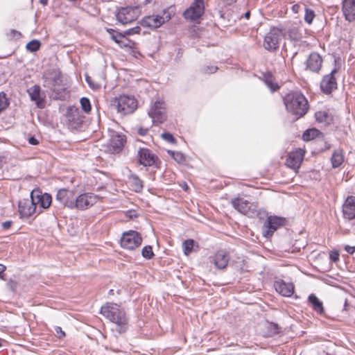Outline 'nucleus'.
<instances>
[{"mask_svg": "<svg viewBox=\"0 0 355 355\" xmlns=\"http://www.w3.org/2000/svg\"><path fill=\"white\" fill-rule=\"evenodd\" d=\"M85 80L91 88L97 89L101 87V85L96 83H94L92 80V78L89 76H86Z\"/></svg>", "mask_w": 355, "mask_h": 355, "instance_id": "44", "label": "nucleus"}, {"mask_svg": "<svg viewBox=\"0 0 355 355\" xmlns=\"http://www.w3.org/2000/svg\"><path fill=\"white\" fill-rule=\"evenodd\" d=\"M343 214L345 218L352 220L355 218V197L350 196L347 198L343 205Z\"/></svg>", "mask_w": 355, "mask_h": 355, "instance_id": "16", "label": "nucleus"}, {"mask_svg": "<svg viewBox=\"0 0 355 355\" xmlns=\"http://www.w3.org/2000/svg\"><path fill=\"white\" fill-rule=\"evenodd\" d=\"M166 118V105L162 100L157 98V123H163Z\"/></svg>", "mask_w": 355, "mask_h": 355, "instance_id": "27", "label": "nucleus"}, {"mask_svg": "<svg viewBox=\"0 0 355 355\" xmlns=\"http://www.w3.org/2000/svg\"><path fill=\"white\" fill-rule=\"evenodd\" d=\"M336 71V69H334L330 73L323 76L320 82V89L324 94H330L337 88V82L334 76Z\"/></svg>", "mask_w": 355, "mask_h": 355, "instance_id": "13", "label": "nucleus"}, {"mask_svg": "<svg viewBox=\"0 0 355 355\" xmlns=\"http://www.w3.org/2000/svg\"><path fill=\"white\" fill-rule=\"evenodd\" d=\"M347 306H348L347 300H345V303H344V306H343V309H344V310H345V311H347Z\"/></svg>", "mask_w": 355, "mask_h": 355, "instance_id": "58", "label": "nucleus"}, {"mask_svg": "<svg viewBox=\"0 0 355 355\" xmlns=\"http://www.w3.org/2000/svg\"><path fill=\"white\" fill-rule=\"evenodd\" d=\"M218 67L216 66H205L202 68V71L205 73H214L216 72Z\"/></svg>", "mask_w": 355, "mask_h": 355, "instance_id": "45", "label": "nucleus"}, {"mask_svg": "<svg viewBox=\"0 0 355 355\" xmlns=\"http://www.w3.org/2000/svg\"><path fill=\"white\" fill-rule=\"evenodd\" d=\"M141 24L142 26L148 28L149 30L154 31L155 29V16L150 15L144 17Z\"/></svg>", "mask_w": 355, "mask_h": 355, "instance_id": "33", "label": "nucleus"}, {"mask_svg": "<svg viewBox=\"0 0 355 355\" xmlns=\"http://www.w3.org/2000/svg\"><path fill=\"white\" fill-rule=\"evenodd\" d=\"M317 121L324 124H329L332 121V117L326 111H318L315 114Z\"/></svg>", "mask_w": 355, "mask_h": 355, "instance_id": "31", "label": "nucleus"}, {"mask_svg": "<svg viewBox=\"0 0 355 355\" xmlns=\"http://www.w3.org/2000/svg\"><path fill=\"white\" fill-rule=\"evenodd\" d=\"M57 329H59V330H60V334H62V329H61V328H60V327H57Z\"/></svg>", "mask_w": 355, "mask_h": 355, "instance_id": "62", "label": "nucleus"}, {"mask_svg": "<svg viewBox=\"0 0 355 355\" xmlns=\"http://www.w3.org/2000/svg\"><path fill=\"white\" fill-rule=\"evenodd\" d=\"M135 181H136V182H135V190L136 191L140 190L142 188L141 182L139 180H137V179Z\"/></svg>", "mask_w": 355, "mask_h": 355, "instance_id": "54", "label": "nucleus"}, {"mask_svg": "<svg viewBox=\"0 0 355 355\" xmlns=\"http://www.w3.org/2000/svg\"><path fill=\"white\" fill-rule=\"evenodd\" d=\"M331 162L333 168H336L340 166L344 162V155L343 150H335L332 154Z\"/></svg>", "mask_w": 355, "mask_h": 355, "instance_id": "29", "label": "nucleus"}, {"mask_svg": "<svg viewBox=\"0 0 355 355\" xmlns=\"http://www.w3.org/2000/svg\"><path fill=\"white\" fill-rule=\"evenodd\" d=\"M80 103L81 105L82 110L85 112L89 113L91 110V104L89 100L86 97H83L80 98Z\"/></svg>", "mask_w": 355, "mask_h": 355, "instance_id": "38", "label": "nucleus"}, {"mask_svg": "<svg viewBox=\"0 0 355 355\" xmlns=\"http://www.w3.org/2000/svg\"><path fill=\"white\" fill-rule=\"evenodd\" d=\"M108 33L111 35V38L117 44H119L121 46H128V40L126 37L121 33H116L113 29H108Z\"/></svg>", "mask_w": 355, "mask_h": 355, "instance_id": "30", "label": "nucleus"}, {"mask_svg": "<svg viewBox=\"0 0 355 355\" xmlns=\"http://www.w3.org/2000/svg\"><path fill=\"white\" fill-rule=\"evenodd\" d=\"M284 103L288 112L297 118L305 115L309 110L308 101L301 92L287 94L284 98Z\"/></svg>", "mask_w": 355, "mask_h": 355, "instance_id": "1", "label": "nucleus"}, {"mask_svg": "<svg viewBox=\"0 0 355 355\" xmlns=\"http://www.w3.org/2000/svg\"><path fill=\"white\" fill-rule=\"evenodd\" d=\"M142 242V239L137 232L130 230L124 232L121 239V245L123 248L133 250L139 247Z\"/></svg>", "mask_w": 355, "mask_h": 355, "instance_id": "9", "label": "nucleus"}, {"mask_svg": "<svg viewBox=\"0 0 355 355\" xmlns=\"http://www.w3.org/2000/svg\"><path fill=\"white\" fill-rule=\"evenodd\" d=\"M315 12L309 8H305V14H304V21L309 24H311L315 18Z\"/></svg>", "mask_w": 355, "mask_h": 355, "instance_id": "37", "label": "nucleus"}, {"mask_svg": "<svg viewBox=\"0 0 355 355\" xmlns=\"http://www.w3.org/2000/svg\"><path fill=\"white\" fill-rule=\"evenodd\" d=\"M142 256L146 259H150L154 255L153 248L150 245L144 246L141 251Z\"/></svg>", "mask_w": 355, "mask_h": 355, "instance_id": "40", "label": "nucleus"}, {"mask_svg": "<svg viewBox=\"0 0 355 355\" xmlns=\"http://www.w3.org/2000/svg\"><path fill=\"white\" fill-rule=\"evenodd\" d=\"M100 199V197L93 193H85L78 196H76V206L80 210H85L93 206Z\"/></svg>", "mask_w": 355, "mask_h": 355, "instance_id": "10", "label": "nucleus"}, {"mask_svg": "<svg viewBox=\"0 0 355 355\" xmlns=\"http://www.w3.org/2000/svg\"><path fill=\"white\" fill-rule=\"evenodd\" d=\"M101 313L115 324V330L119 334L125 331L127 318L123 310L113 303H107L101 309Z\"/></svg>", "mask_w": 355, "mask_h": 355, "instance_id": "2", "label": "nucleus"}, {"mask_svg": "<svg viewBox=\"0 0 355 355\" xmlns=\"http://www.w3.org/2000/svg\"><path fill=\"white\" fill-rule=\"evenodd\" d=\"M250 17V10H248L247 12H245L244 14V17L247 19H248Z\"/></svg>", "mask_w": 355, "mask_h": 355, "instance_id": "56", "label": "nucleus"}, {"mask_svg": "<svg viewBox=\"0 0 355 355\" xmlns=\"http://www.w3.org/2000/svg\"><path fill=\"white\" fill-rule=\"evenodd\" d=\"M40 3L42 4V5H46L47 3H48V0H40Z\"/></svg>", "mask_w": 355, "mask_h": 355, "instance_id": "59", "label": "nucleus"}, {"mask_svg": "<svg viewBox=\"0 0 355 355\" xmlns=\"http://www.w3.org/2000/svg\"><path fill=\"white\" fill-rule=\"evenodd\" d=\"M205 12V1L204 0H194L191 6L187 8L183 16L186 19L190 21H196L200 19Z\"/></svg>", "mask_w": 355, "mask_h": 355, "instance_id": "7", "label": "nucleus"}, {"mask_svg": "<svg viewBox=\"0 0 355 355\" xmlns=\"http://www.w3.org/2000/svg\"><path fill=\"white\" fill-rule=\"evenodd\" d=\"M288 35L293 40L299 41L301 39L300 34L298 33L297 30L295 28L291 29Z\"/></svg>", "mask_w": 355, "mask_h": 355, "instance_id": "43", "label": "nucleus"}, {"mask_svg": "<svg viewBox=\"0 0 355 355\" xmlns=\"http://www.w3.org/2000/svg\"><path fill=\"white\" fill-rule=\"evenodd\" d=\"M237 0H225L226 4L231 5L234 3H235Z\"/></svg>", "mask_w": 355, "mask_h": 355, "instance_id": "57", "label": "nucleus"}, {"mask_svg": "<svg viewBox=\"0 0 355 355\" xmlns=\"http://www.w3.org/2000/svg\"><path fill=\"white\" fill-rule=\"evenodd\" d=\"M156 162H157V168L158 167V159L157 158L156 159Z\"/></svg>", "mask_w": 355, "mask_h": 355, "instance_id": "63", "label": "nucleus"}, {"mask_svg": "<svg viewBox=\"0 0 355 355\" xmlns=\"http://www.w3.org/2000/svg\"><path fill=\"white\" fill-rule=\"evenodd\" d=\"M31 198L35 206L39 205L43 209H47L51 204L52 198L50 194L46 193H40L39 191H33L31 193Z\"/></svg>", "mask_w": 355, "mask_h": 355, "instance_id": "15", "label": "nucleus"}, {"mask_svg": "<svg viewBox=\"0 0 355 355\" xmlns=\"http://www.w3.org/2000/svg\"><path fill=\"white\" fill-rule=\"evenodd\" d=\"M11 225L12 222L10 220H7L2 223V227L5 230H7L10 227Z\"/></svg>", "mask_w": 355, "mask_h": 355, "instance_id": "52", "label": "nucleus"}, {"mask_svg": "<svg viewBox=\"0 0 355 355\" xmlns=\"http://www.w3.org/2000/svg\"><path fill=\"white\" fill-rule=\"evenodd\" d=\"M8 105V99L4 94H0V112Z\"/></svg>", "mask_w": 355, "mask_h": 355, "instance_id": "42", "label": "nucleus"}, {"mask_svg": "<svg viewBox=\"0 0 355 355\" xmlns=\"http://www.w3.org/2000/svg\"><path fill=\"white\" fill-rule=\"evenodd\" d=\"M308 302L312 309L318 314L323 315L324 313L323 303L315 294H310L309 295Z\"/></svg>", "mask_w": 355, "mask_h": 355, "instance_id": "26", "label": "nucleus"}, {"mask_svg": "<svg viewBox=\"0 0 355 355\" xmlns=\"http://www.w3.org/2000/svg\"><path fill=\"white\" fill-rule=\"evenodd\" d=\"M149 116L152 119L153 123L155 121V108L154 107V105H153L148 112Z\"/></svg>", "mask_w": 355, "mask_h": 355, "instance_id": "48", "label": "nucleus"}, {"mask_svg": "<svg viewBox=\"0 0 355 355\" xmlns=\"http://www.w3.org/2000/svg\"><path fill=\"white\" fill-rule=\"evenodd\" d=\"M44 77L49 87L55 92H65L67 89V84H62V77L60 73L55 69L50 70L45 73Z\"/></svg>", "mask_w": 355, "mask_h": 355, "instance_id": "5", "label": "nucleus"}, {"mask_svg": "<svg viewBox=\"0 0 355 355\" xmlns=\"http://www.w3.org/2000/svg\"><path fill=\"white\" fill-rule=\"evenodd\" d=\"M232 207L243 214H248L251 209V203L242 198H235L231 200Z\"/></svg>", "mask_w": 355, "mask_h": 355, "instance_id": "21", "label": "nucleus"}, {"mask_svg": "<svg viewBox=\"0 0 355 355\" xmlns=\"http://www.w3.org/2000/svg\"><path fill=\"white\" fill-rule=\"evenodd\" d=\"M76 198V193L74 191L65 189H60L56 195V200L71 209L75 208Z\"/></svg>", "mask_w": 355, "mask_h": 355, "instance_id": "11", "label": "nucleus"}, {"mask_svg": "<svg viewBox=\"0 0 355 355\" xmlns=\"http://www.w3.org/2000/svg\"><path fill=\"white\" fill-rule=\"evenodd\" d=\"M320 135V132L315 128H310L305 130L302 135L304 141H309L314 139Z\"/></svg>", "mask_w": 355, "mask_h": 355, "instance_id": "32", "label": "nucleus"}, {"mask_svg": "<svg viewBox=\"0 0 355 355\" xmlns=\"http://www.w3.org/2000/svg\"><path fill=\"white\" fill-rule=\"evenodd\" d=\"M62 336H64V335H65V334H64V331H62Z\"/></svg>", "mask_w": 355, "mask_h": 355, "instance_id": "64", "label": "nucleus"}, {"mask_svg": "<svg viewBox=\"0 0 355 355\" xmlns=\"http://www.w3.org/2000/svg\"><path fill=\"white\" fill-rule=\"evenodd\" d=\"M282 37V30L277 27H272L266 35L263 46L269 52H275L279 47V42Z\"/></svg>", "mask_w": 355, "mask_h": 355, "instance_id": "4", "label": "nucleus"}, {"mask_svg": "<svg viewBox=\"0 0 355 355\" xmlns=\"http://www.w3.org/2000/svg\"><path fill=\"white\" fill-rule=\"evenodd\" d=\"M36 210L32 200L24 199L19 202V212L21 217H28Z\"/></svg>", "mask_w": 355, "mask_h": 355, "instance_id": "19", "label": "nucleus"}, {"mask_svg": "<svg viewBox=\"0 0 355 355\" xmlns=\"http://www.w3.org/2000/svg\"><path fill=\"white\" fill-rule=\"evenodd\" d=\"M28 143L31 145L35 146L39 144V141L36 138H35V137H31L28 139Z\"/></svg>", "mask_w": 355, "mask_h": 355, "instance_id": "50", "label": "nucleus"}, {"mask_svg": "<svg viewBox=\"0 0 355 355\" xmlns=\"http://www.w3.org/2000/svg\"><path fill=\"white\" fill-rule=\"evenodd\" d=\"M139 163L145 166L155 163L154 155L147 148H141L138 152Z\"/></svg>", "mask_w": 355, "mask_h": 355, "instance_id": "23", "label": "nucleus"}, {"mask_svg": "<svg viewBox=\"0 0 355 355\" xmlns=\"http://www.w3.org/2000/svg\"><path fill=\"white\" fill-rule=\"evenodd\" d=\"M300 8H301L300 5L296 3L292 6V10L293 12L297 13V12H299Z\"/></svg>", "mask_w": 355, "mask_h": 355, "instance_id": "53", "label": "nucleus"}, {"mask_svg": "<svg viewBox=\"0 0 355 355\" xmlns=\"http://www.w3.org/2000/svg\"><path fill=\"white\" fill-rule=\"evenodd\" d=\"M342 10L345 19L349 22L355 20V0H343Z\"/></svg>", "mask_w": 355, "mask_h": 355, "instance_id": "20", "label": "nucleus"}, {"mask_svg": "<svg viewBox=\"0 0 355 355\" xmlns=\"http://www.w3.org/2000/svg\"><path fill=\"white\" fill-rule=\"evenodd\" d=\"M12 33H13L14 35H20V33L18 32L17 31L12 30Z\"/></svg>", "mask_w": 355, "mask_h": 355, "instance_id": "60", "label": "nucleus"}, {"mask_svg": "<svg viewBox=\"0 0 355 355\" xmlns=\"http://www.w3.org/2000/svg\"><path fill=\"white\" fill-rule=\"evenodd\" d=\"M230 259L228 252L225 250H219L210 257V261L217 269L223 270L227 266Z\"/></svg>", "mask_w": 355, "mask_h": 355, "instance_id": "14", "label": "nucleus"}, {"mask_svg": "<svg viewBox=\"0 0 355 355\" xmlns=\"http://www.w3.org/2000/svg\"><path fill=\"white\" fill-rule=\"evenodd\" d=\"M275 290L284 297H291L294 293V285L291 282L283 280L275 281L274 284Z\"/></svg>", "mask_w": 355, "mask_h": 355, "instance_id": "18", "label": "nucleus"}, {"mask_svg": "<svg viewBox=\"0 0 355 355\" xmlns=\"http://www.w3.org/2000/svg\"><path fill=\"white\" fill-rule=\"evenodd\" d=\"M168 154L178 163L182 164L186 159L183 153L179 151L167 150Z\"/></svg>", "mask_w": 355, "mask_h": 355, "instance_id": "34", "label": "nucleus"}, {"mask_svg": "<svg viewBox=\"0 0 355 355\" xmlns=\"http://www.w3.org/2000/svg\"><path fill=\"white\" fill-rule=\"evenodd\" d=\"M6 268L5 266L0 264V279H3L1 274L6 270Z\"/></svg>", "mask_w": 355, "mask_h": 355, "instance_id": "55", "label": "nucleus"}, {"mask_svg": "<svg viewBox=\"0 0 355 355\" xmlns=\"http://www.w3.org/2000/svg\"><path fill=\"white\" fill-rule=\"evenodd\" d=\"M148 132V128H140L138 129V133L141 136L146 135Z\"/></svg>", "mask_w": 355, "mask_h": 355, "instance_id": "51", "label": "nucleus"}, {"mask_svg": "<svg viewBox=\"0 0 355 355\" xmlns=\"http://www.w3.org/2000/svg\"><path fill=\"white\" fill-rule=\"evenodd\" d=\"M195 241L191 239H187L182 243L183 252L185 255H189L191 253Z\"/></svg>", "mask_w": 355, "mask_h": 355, "instance_id": "35", "label": "nucleus"}, {"mask_svg": "<svg viewBox=\"0 0 355 355\" xmlns=\"http://www.w3.org/2000/svg\"><path fill=\"white\" fill-rule=\"evenodd\" d=\"M304 150L302 148H297L295 150L290 152L288 155V157L286 159V165L293 169L295 171H297L302 162L303 161L304 157Z\"/></svg>", "mask_w": 355, "mask_h": 355, "instance_id": "12", "label": "nucleus"}, {"mask_svg": "<svg viewBox=\"0 0 355 355\" xmlns=\"http://www.w3.org/2000/svg\"><path fill=\"white\" fill-rule=\"evenodd\" d=\"M171 19V14L168 12L164 10V13L162 16L157 14V28L162 26L165 21H168Z\"/></svg>", "mask_w": 355, "mask_h": 355, "instance_id": "36", "label": "nucleus"}, {"mask_svg": "<svg viewBox=\"0 0 355 355\" xmlns=\"http://www.w3.org/2000/svg\"><path fill=\"white\" fill-rule=\"evenodd\" d=\"M161 137L168 143L175 144L177 143L176 139L173 137V135L168 132H166L161 135Z\"/></svg>", "mask_w": 355, "mask_h": 355, "instance_id": "41", "label": "nucleus"}, {"mask_svg": "<svg viewBox=\"0 0 355 355\" xmlns=\"http://www.w3.org/2000/svg\"><path fill=\"white\" fill-rule=\"evenodd\" d=\"M140 30H141L140 27L136 26L135 28L128 29L125 33L126 35H132V34H135V33H139Z\"/></svg>", "mask_w": 355, "mask_h": 355, "instance_id": "47", "label": "nucleus"}, {"mask_svg": "<svg viewBox=\"0 0 355 355\" xmlns=\"http://www.w3.org/2000/svg\"><path fill=\"white\" fill-rule=\"evenodd\" d=\"M140 14L139 6L123 7L119 10L116 19L122 24H127L135 21Z\"/></svg>", "mask_w": 355, "mask_h": 355, "instance_id": "6", "label": "nucleus"}, {"mask_svg": "<svg viewBox=\"0 0 355 355\" xmlns=\"http://www.w3.org/2000/svg\"><path fill=\"white\" fill-rule=\"evenodd\" d=\"M40 47V43L38 40H32L26 44V49L31 52L37 51Z\"/></svg>", "mask_w": 355, "mask_h": 355, "instance_id": "39", "label": "nucleus"}, {"mask_svg": "<svg viewBox=\"0 0 355 355\" xmlns=\"http://www.w3.org/2000/svg\"><path fill=\"white\" fill-rule=\"evenodd\" d=\"M285 223V218L276 216H270L267 218L263 227L262 234L264 237L270 238L274 232Z\"/></svg>", "mask_w": 355, "mask_h": 355, "instance_id": "8", "label": "nucleus"}, {"mask_svg": "<svg viewBox=\"0 0 355 355\" xmlns=\"http://www.w3.org/2000/svg\"><path fill=\"white\" fill-rule=\"evenodd\" d=\"M329 258L330 259L336 262L339 260V253L338 251H331L329 254Z\"/></svg>", "mask_w": 355, "mask_h": 355, "instance_id": "46", "label": "nucleus"}, {"mask_svg": "<svg viewBox=\"0 0 355 355\" xmlns=\"http://www.w3.org/2000/svg\"><path fill=\"white\" fill-rule=\"evenodd\" d=\"M322 63V58L320 55L316 52H312L306 60V68L313 72L318 73Z\"/></svg>", "mask_w": 355, "mask_h": 355, "instance_id": "17", "label": "nucleus"}, {"mask_svg": "<svg viewBox=\"0 0 355 355\" xmlns=\"http://www.w3.org/2000/svg\"><path fill=\"white\" fill-rule=\"evenodd\" d=\"M263 81L272 92L279 89L278 83L275 81V78L271 72L267 71L263 74Z\"/></svg>", "mask_w": 355, "mask_h": 355, "instance_id": "28", "label": "nucleus"}, {"mask_svg": "<svg viewBox=\"0 0 355 355\" xmlns=\"http://www.w3.org/2000/svg\"><path fill=\"white\" fill-rule=\"evenodd\" d=\"M151 1H152V0H144V3H145L146 4L149 3H150Z\"/></svg>", "mask_w": 355, "mask_h": 355, "instance_id": "61", "label": "nucleus"}, {"mask_svg": "<svg viewBox=\"0 0 355 355\" xmlns=\"http://www.w3.org/2000/svg\"><path fill=\"white\" fill-rule=\"evenodd\" d=\"M28 93L32 101H35L37 106L40 108H42L44 106V102L43 98L40 96V87L38 85H34L28 89Z\"/></svg>", "mask_w": 355, "mask_h": 355, "instance_id": "24", "label": "nucleus"}, {"mask_svg": "<svg viewBox=\"0 0 355 355\" xmlns=\"http://www.w3.org/2000/svg\"><path fill=\"white\" fill-rule=\"evenodd\" d=\"M125 142V136L114 132L110 139V147L113 153L119 152Z\"/></svg>", "mask_w": 355, "mask_h": 355, "instance_id": "22", "label": "nucleus"}, {"mask_svg": "<svg viewBox=\"0 0 355 355\" xmlns=\"http://www.w3.org/2000/svg\"><path fill=\"white\" fill-rule=\"evenodd\" d=\"M345 250L349 254H353L355 252V245L350 246L349 245H346L345 246Z\"/></svg>", "mask_w": 355, "mask_h": 355, "instance_id": "49", "label": "nucleus"}, {"mask_svg": "<svg viewBox=\"0 0 355 355\" xmlns=\"http://www.w3.org/2000/svg\"><path fill=\"white\" fill-rule=\"evenodd\" d=\"M138 103L134 96L121 95L116 99L115 107L117 112L122 115L133 113L137 108Z\"/></svg>", "mask_w": 355, "mask_h": 355, "instance_id": "3", "label": "nucleus"}, {"mask_svg": "<svg viewBox=\"0 0 355 355\" xmlns=\"http://www.w3.org/2000/svg\"><path fill=\"white\" fill-rule=\"evenodd\" d=\"M282 327L278 324L266 321L264 323L263 336L266 338L273 337L281 332Z\"/></svg>", "mask_w": 355, "mask_h": 355, "instance_id": "25", "label": "nucleus"}]
</instances>
